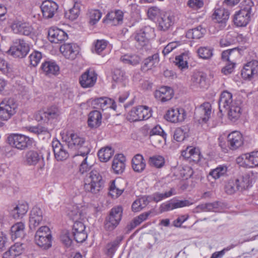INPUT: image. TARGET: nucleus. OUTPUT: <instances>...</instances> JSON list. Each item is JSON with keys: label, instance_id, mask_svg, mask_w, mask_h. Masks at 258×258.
<instances>
[{"label": "nucleus", "instance_id": "nucleus-1", "mask_svg": "<svg viewBox=\"0 0 258 258\" xmlns=\"http://www.w3.org/2000/svg\"><path fill=\"white\" fill-rule=\"evenodd\" d=\"M254 4L251 0H244L240 9L236 11L233 17L234 24L237 27H245L249 22L253 15Z\"/></svg>", "mask_w": 258, "mask_h": 258}, {"label": "nucleus", "instance_id": "nucleus-2", "mask_svg": "<svg viewBox=\"0 0 258 258\" xmlns=\"http://www.w3.org/2000/svg\"><path fill=\"white\" fill-rule=\"evenodd\" d=\"M104 182L99 172L96 170H93L86 175L84 178V187L87 192L97 194L103 189Z\"/></svg>", "mask_w": 258, "mask_h": 258}, {"label": "nucleus", "instance_id": "nucleus-3", "mask_svg": "<svg viewBox=\"0 0 258 258\" xmlns=\"http://www.w3.org/2000/svg\"><path fill=\"white\" fill-rule=\"evenodd\" d=\"M67 143L69 149L77 151L72 154L73 157L83 158L87 156L90 152L89 148L85 145L84 139L77 134H71L70 137L68 138Z\"/></svg>", "mask_w": 258, "mask_h": 258}, {"label": "nucleus", "instance_id": "nucleus-4", "mask_svg": "<svg viewBox=\"0 0 258 258\" xmlns=\"http://www.w3.org/2000/svg\"><path fill=\"white\" fill-rule=\"evenodd\" d=\"M74 211H72L69 214V216L73 217V220H75L72 229V233L74 239L77 242H83L87 238V235L85 232V226L84 224L80 221H77L81 218V214L78 212L77 207H74Z\"/></svg>", "mask_w": 258, "mask_h": 258}, {"label": "nucleus", "instance_id": "nucleus-5", "mask_svg": "<svg viewBox=\"0 0 258 258\" xmlns=\"http://www.w3.org/2000/svg\"><path fill=\"white\" fill-rule=\"evenodd\" d=\"M18 103L14 98H6L0 103V118L8 121L17 112Z\"/></svg>", "mask_w": 258, "mask_h": 258}, {"label": "nucleus", "instance_id": "nucleus-6", "mask_svg": "<svg viewBox=\"0 0 258 258\" xmlns=\"http://www.w3.org/2000/svg\"><path fill=\"white\" fill-rule=\"evenodd\" d=\"M10 28L14 34L21 35L30 36L33 31L31 24L20 16L12 21Z\"/></svg>", "mask_w": 258, "mask_h": 258}, {"label": "nucleus", "instance_id": "nucleus-7", "mask_svg": "<svg viewBox=\"0 0 258 258\" xmlns=\"http://www.w3.org/2000/svg\"><path fill=\"white\" fill-rule=\"evenodd\" d=\"M7 142L9 145L18 150H25L33 143V139L22 134L12 133L8 135Z\"/></svg>", "mask_w": 258, "mask_h": 258}, {"label": "nucleus", "instance_id": "nucleus-8", "mask_svg": "<svg viewBox=\"0 0 258 258\" xmlns=\"http://www.w3.org/2000/svg\"><path fill=\"white\" fill-rule=\"evenodd\" d=\"M136 47L140 49L147 45L150 39L155 37V30L153 28L147 26L138 31L134 34Z\"/></svg>", "mask_w": 258, "mask_h": 258}, {"label": "nucleus", "instance_id": "nucleus-9", "mask_svg": "<svg viewBox=\"0 0 258 258\" xmlns=\"http://www.w3.org/2000/svg\"><path fill=\"white\" fill-rule=\"evenodd\" d=\"M122 215V208L120 206L113 208L108 216L106 218L104 228L108 231H112L119 224Z\"/></svg>", "mask_w": 258, "mask_h": 258}, {"label": "nucleus", "instance_id": "nucleus-10", "mask_svg": "<svg viewBox=\"0 0 258 258\" xmlns=\"http://www.w3.org/2000/svg\"><path fill=\"white\" fill-rule=\"evenodd\" d=\"M152 116L151 109L147 106H138L133 107L128 115V119L131 121L147 120Z\"/></svg>", "mask_w": 258, "mask_h": 258}, {"label": "nucleus", "instance_id": "nucleus-11", "mask_svg": "<svg viewBox=\"0 0 258 258\" xmlns=\"http://www.w3.org/2000/svg\"><path fill=\"white\" fill-rule=\"evenodd\" d=\"M24 162L28 166L38 165L40 168L44 166V158L42 153L39 151L30 150L27 151L24 156Z\"/></svg>", "mask_w": 258, "mask_h": 258}, {"label": "nucleus", "instance_id": "nucleus-12", "mask_svg": "<svg viewBox=\"0 0 258 258\" xmlns=\"http://www.w3.org/2000/svg\"><path fill=\"white\" fill-rule=\"evenodd\" d=\"M48 37L51 42L60 44L59 50L63 54L64 53V31L51 27L48 31Z\"/></svg>", "mask_w": 258, "mask_h": 258}, {"label": "nucleus", "instance_id": "nucleus-13", "mask_svg": "<svg viewBox=\"0 0 258 258\" xmlns=\"http://www.w3.org/2000/svg\"><path fill=\"white\" fill-rule=\"evenodd\" d=\"M88 104L93 108L101 109L103 110L108 108L115 110L116 108L114 100L107 97L92 98L88 101Z\"/></svg>", "mask_w": 258, "mask_h": 258}, {"label": "nucleus", "instance_id": "nucleus-14", "mask_svg": "<svg viewBox=\"0 0 258 258\" xmlns=\"http://www.w3.org/2000/svg\"><path fill=\"white\" fill-rule=\"evenodd\" d=\"M10 50L13 56L23 58L28 54L30 47L24 39H19L16 40Z\"/></svg>", "mask_w": 258, "mask_h": 258}, {"label": "nucleus", "instance_id": "nucleus-15", "mask_svg": "<svg viewBox=\"0 0 258 258\" xmlns=\"http://www.w3.org/2000/svg\"><path fill=\"white\" fill-rule=\"evenodd\" d=\"M43 73L47 77L56 76L59 74L60 68L55 61L52 59L45 60L40 67Z\"/></svg>", "mask_w": 258, "mask_h": 258}, {"label": "nucleus", "instance_id": "nucleus-16", "mask_svg": "<svg viewBox=\"0 0 258 258\" xmlns=\"http://www.w3.org/2000/svg\"><path fill=\"white\" fill-rule=\"evenodd\" d=\"M186 117V113L182 108H172L166 112L165 118L171 122L177 123L183 121Z\"/></svg>", "mask_w": 258, "mask_h": 258}, {"label": "nucleus", "instance_id": "nucleus-17", "mask_svg": "<svg viewBox=\"0 0 258 258\" xmlns=\"http://www.w3.org/2000/svg\"><path fill=\"white\" fill-rule=\"evenodd\" d=\"M97 75L93 70H88L84 73L80 78L79 82L83 88L93 86L97 80Z\"/></svg>", "mask_w": 258, "mask_h": 258}, {"label": "nucleus", "instance_id": "nucleus-18", "mask_svg": "<svg viewBox=\"0 0 258 258\" xmlns=\"http://www.w3.org/2000/svg\"><path fill=\"white\" fill-rule=\"evenodd\" d=\"M40 8L43 17L49 19L54 16L58 9V6L55 2L46 0L43 2Z\"/></svg>", "mask_w": 258, "mask_h": 258}, {"label": "nucleus", "instance_id": "nucleus-19", "mask_svg": "<svg viewBox=\"0 0 258 258\" xmlns=\"http://www.w3.org/2000/svg\"><path fill=\"white\" fill-rule=\"evenodd\" d=\"M258 74V61L252 60L247 62L241 71V75L245 79H251Z\"/></svg>", "mask_w": 258, "mask_h": 258}, {"label": "nucleus", "instance_id": "nucleus-20", "mask_svg": "<svg viewBox=\"0 0 258 258\" xmlns=\"http://www.w3.org/2000/svg\"><path fill=\"white\" fill-rule=\"evenodd\" d=\"M173 90L168 86L161 87L154 92L155 98L162 102L169 101L173 97Z\"/></svg>", "mask_w": 258, "mask_h": 258}, {"label": "nucleus", "instance_id": "nucleus-21", "mask_svg": "<svg viewBox=\"0 0 258 258\" xmlns=\"http://www.w3.org/2000/svg\"><path fill=\"white\" fill-rule=\"evenodd\" d=\"M229 148L231 150H236L241 146L243 143L242 134L238 131H233L227 136Z\"/></svg>", "mask_w": 258, "mask_h": 258}, {"label": "nucleus", "instance_id": "nucleus-22", "mask_svg": "<svg viewBox=\"0 0 258 258\" xmlns=\"http://www.w3.org/2000/svg\"><path fill=\"white\" fill-rule=\"evenodd\" d=\"M196 114L199 116L200 123H206L209 119L211 114V105L208 102L204 103L196 109Z\"/></svg>", "mask_w": 258, "mask_h": 258}, {"label": "nucleus", "instance_id": "nucleus-23", "mask_svg": "<svg viewBox=\"0 0 258 258\" xmlns=\"http://www.w3.org/2000/svg\"><path fill=\"white\" fill-rule=\"evenodd\" d=\"M235 101L236 100L233 99L232 94L230 92L227 91L222 92L219 100L220 111H226L231 105H233Z\"/></svg>", "mask_w": 258, "mask_h": 258}, {"label": "nucleus", "instance_id": "nucleus-24", "mask_svg": "<svg viewBox=\"0 0 258 258\" xmlns=\"http://www.w3.org/2000/svg\"><path fill=\"white\" fill-rule=\"evenodd\" d=\"M43 219L42 211L40 208L34 207L30 212L29 216V227L35 228L41 222Z\"/></svg>", "mask_w": 258, "mask_h": 258}, {"label": "nucleus", "instance_id": "nucleus-25", "mask_svg": "<svg viewBox=\"0 0 258 258\" xmlns=\"http://www.w3.org/2000/svg\"><path fill=\"white\" fill-rule=\"evenodd\" d=\"M123 17V14L121 11H112L107 14L105 18L103 19V22L115 26L119 25L122 23Z\"/></svg>", "mask_w": 258, "mask_h": 258}, {"label": "nucleus", "instance_id": "nucleus-26", "mask_svg": "<svg viewBox=\"0 0 258 258\" xmlns=\"http://www.w3.org/2000/svg\"><path fill=\"white\" fill-rule=\"evenodd\" d=\"M157 28L160 31H166L173 25L174 17L170 15L163 14L156 22Z\"/></svg>", "mask_w": 258, "mask_h": 258}, {"label": "nucleus", "instance_id": "nucleus-27", "mask_svg": "<svg viewBox=\"0 0 258 258\" xmlns=\"http://www.w3.org/2000/svg\"><path fill=\"white\" fill-rule=\"evenodd\" d=\"M190 205H191V203H190V202L187 200L177 201H170L162 204L161 205L160 208L161 211L164 212L171 211L179 208L188 206Z\"/></svg>", "mask_w": 258, "mask_h": 258}, {"label": "nucleus", "instance_id": "nucleus-28", "mask_svg": "<svg viewBox=\"0 0 258 258\" xmlns=\"http://www.w3.org/2000/svg\"><path fill=\"white\" fill-rule=\"evenodd\" d=\"M59 108L55 105H52L47 108L46 110L41 113V119L45 121H50L54 119H57L60 115Z\"/></svg>", "mask_w": 258, "mask_h": 258}, {"label": "nucleus", "instance_id": "nucleus-29", "mask_svg": "<svg viewBox=\"0 0 258 258\" xmlns=\"http://www.w3.org/2000/svg\"><path fill=\"white\" fill-rule=\"evenodd\" d=\"M125 157L122 154L116 155L113 160L112 168L117 174L122 173L125 169Z\"/></svg>", "mask_w": 258, "mask_h": 258}, {"label": "nucleus", "instance_id": "nucleus-30", "mask_svg": "<svg viewBox=\"0 0 258 258\" xmlns=\"http://www.w3.org/2000/svg\"><path fill=\"white\" fill-rule=\"evenodd\" d=\"M120 61L126 66H136L141 61L140 56L135 53H128L121 55Z\"/></svg>", "mask_w": 258, "mask_h": 258}, {"label": "nucleus", "instance_id": "nucleus-31", "mask_svg": "<svg viewBox=\"0 0 258 258\" xmlns=\"http://www.w3.org/2000/svg\"><path fill=\"white\" fill-rule=\"evenodd\" d=\"M252 174L246 173L235 179V183L239 187V190L242 191L251 186Z\"/></svg>", "mask_w": 258, "mask_h": 258}, {"label": "nucleus", "instance_id": "nucleus-32", "mask_svg": "<svg viewBox=\"0 0 258 258\" xmlns=\"http://www.w3.org/2000/svg\"><path fill=\"white\" fill-rule=\"evenodd\" d=\"M228 116L231 120H237L241 114V102L240 101H235L233 105H231L227 110Z\"/></svg>", "mask_w": 258, "mask_h": 258}, {"label": "nucleus", "instance_id": "nucleus-33", "mask_svg": "<svg viewBox=\"0 0 258 258\" xmlns=\"http://www.w3.org/2000/svg\"><path fill=\"white\" fill-rule=\"evenodd\" d=\"M146 164L143 156L141 154L136 155L132 160V167L136 172L141 173L144 170Z\"/></svg>", "mask_w": 258, "mask_h": 258}, {"label": "nucleus", "instance_id": "nucleus-34", "mask_svg": "<svg viewBox=\"0 0 258 258\" xmlns=\"http://www.w3.org/2000/svg\"><path fill=\"white\" fill-rule=\"evenodd\" d=\"M25 226L22 222H17L11 228V236L13 240L18 238H22L24 235Z\"/></svg>", "mask_w": 258, "mask_h": 258}, {"label": "nucleus", "instance_id": "nucleus-35", "mask_svg": "<svg viewBox=\"0 0 258 258\" xmlns=\"http://www.w3.org/2000/svg\"><path fill=\"white\" fill-rule=\"evenodd\" d=\"M207 75L201 72H194L191 76L192 85L196 87H205L206 85Z\"/></svg>", "mask_w": 258, "mask_h": 258}, {"label": "nucleus", "instance_id": "nucleus-36", "mask_svg": "<svg viewBox=\"0 0 258 258\" xmlns=\"http://www.w3.org/2000/svg\"><path fill=\"white\" fill-rule=\"evenodd\" d=\"M229 17V11L223 8L216 9L213 15V19L219 23H225Z\"/></svg>", "mask_w": 258, "mask_h": 258}, {"label": "nucleus", "instance_id": "nucleus-37", "mask_svg": "<svg viewBox=\"0 0 258 258\" xmlns=\"http://www.w3.org/2000/svg\"><path fill=\"white\" fill-rule=\"evenodd\" d=\"M175 194V189L171 188L169 191H166L164 193H160L159 192H155L152 195L147 196V198L149 203L152 201L157 203Z\"/></svg>", "mask_w": 258, "mask_h": 258}, {"label": "nucleus", "instance_id": "nucleus-38", "mask_svg": "<svg viewBox=\"0 0 258 258\" xmlns=\"http://www.w3.org/2000/svg\"><path fill=\"white\" fill-rule=\"evenodd\" d=\"M181 155L184 158L193 161H199L200 159V154L198 149L192 147H187L181 152Z\"/></svg>", "mask_w": 258, "mask_h": 258}, {"label": "nucleus", "instance_id": "nucleus-39", "mask_svg": "<svg viewBox=\"0 0 258 258\" xmlns=\"http://www.w3.org/2000/svg\"><path fill=\"white\" fill-rule=\"evenodd\" d=\"M159 61V55L157 53L153 54L145 59L143 61L142 69L146 71L156 67Z\"/></svg>", "mask_w": 258, "mask_h": 258}, {"label": "nucleus", "instance_id": "nucleus-40", "mask_svg": "<svg viewBox=\"0 0 258 258\" xmlns=\"http://www.w3.org/2000/svg\"><path fill=\"white\" fill-rule=\"evenodd\" d=\"M28 209L27 203H19L11 211V214L14 219L22 218L26 214Z\"/></svg>", "mask_w": 258, "mask_h": 258}, {"label": "nucleus", "instance_id": "nucleus-41", "mask_svg": "<svg viewBox=\"0 0 258 258\" xmlns=\"http://www.w3.org/2000/svg\"><path fill=\"white\" fill-rule=\"evenodd\" d=\"M102 115L100 111L94 110L89 114L88 123L91 127L99 126L101 123Z\"/></svg>", "mask_w": 258, "mask_h": 258}, {"label": "nucleus", "instance_id": "nucleus-42", "mask_svg": "<svg viewBox=\"0 0 258 258\" xmlns=\"http://www.w3.org/2000/svg\"><path fill=\"white\" fill-rule=\"evenodd\" d=\"M79 47L76 43L66 44V59H75L79 52Z\"/></svg>", "mask_w": 258, "mask_h": 258}, {"label": "nucleus", "instance_id": "nucleus-43", "mask_svg": "<svg viewBox=\"0 0 258 258\" xmlns=\"http://www.w3.org/2000/svg\"><path fill=\"white\" fill-rule=\"evenodd\" d=\"M52 146L55 159L57 161H63L64 149L63 145L58 140L52 142Z\"/></svg>", "mask_w": 258, "mask_h": 258}, {"label": "nucleus", "instance_id": "nucleus-44", "mask_svg": "<svg viewBox=\"0 0 258 258\" xmlns=\"http://www.w3.org/2000/svg\"><path fill=\"white\" fill-rule=\"evenodd\" d=\"M66 251L68 252V258H82V254L74 250L75 246L72 240L66 236Z\"/></svg>", "mask_w": 258, "mask_h": 258}, {"label": "nucleus", "instance_id": "nucleus-45", "mask_svg": "<svg viewBox=\"0 0 258 258\" xmlns=\"http://www.w3.org/2000/svg\"><path fill=\"white\" fill-rule=\"evenodd\" d=\"M227 171L228 167L226 165H220L215 169L211 170L209 173V175L214 179H217L225 176L227 175Z\"/></svg>", "mask_w": 258, "mask_h": 258}, {"label": "nucleus", "instance_id": "nucleus-46", "mask_svg": "<svg viewBox=\"0 0 258 258\" xmlns=\"http://www.w3.org/2000/svg\"><path fill=\"white\" fill-rule=\"evenodd\" d=\"M205 33V29L199 26L187 31L186 33V37L188 39H199L203 37Z\"/></svg>", "mask_w": 258, "mask_h": 258}, {"label": "nucleus", "instance_id": "nucleus-47", "mask_svg": "<svg viewBox=\"0 0 258 258\" xmlns=\"http://www.w3.org/2000/svg\"><path fill=\"white\" fill-rule=\"evenodd\" d=\"M190 56L189 51H185L176 56L175 62L181 69L188 68V60Z\"/></svg>", "mask_w": 258, "mask_h": 258}, {"label": "nucleus", "instance_id": "nucleus-48", "mask_svg": "<svg viewBox=\"0 0 258 258\" xmlns=\"http://www.w3.org/2000/svg\"><path fill=\"white\" fill-rule=\"evenodd\" d=\"M114 154L113 149L110 147L102 148L98 152V156L100 161L106 162L109 160Z\"/></svg>", "mask_w": 258, "mask_h": 258}, {"label": "nucleus", "instance_id": "nucleus-49", "mask_svg": "<svg viewBox=\"0 0 258 258\" xmlns=\"http://www.w3.org/2000/svg\"><path fill=\"white\" fill-rule=\"evenodd\" d=\"M147 196H143L135 200L132 204V210L135 212H139L145 208L148 204Z\"/></svg>", "mask_w": 258, "mask_h": 258}, {"label": "nucleus", "instance_id": "nucleus-50", "mask_svg": "<svg viewBox=\"0 0 258 258\" xmlns=\"http://www.w3.org/2000/svg\"><path fill=\"white\" fill-rule=\"evenodd\" d=\"M112 79L114 81L125 85L127 78L124 71L119 69H114L113 72Z\"/></svg>", "mask_w": 258, "mask_h": 258}, {"label": "nucleus", "instance_id": "nucleus-51", "mask_svg": "<svg viewBox=\"0 0 258 258\" xmlns=\"http://www.w3.org/2000/svg\"><path fill=\"white\" fill-rule=\"evenodd\" d=\"M239 55V51L236 48L228 49L223 51L222 53V59L227 62L235 61V57Z\"/></svg>", "mask_w": 258, "mask_h": 258}, {"label": "nucleus", "instance_id": "nucleus-52", "mask_svg": "<svg viewBox=\"0 0 258 258\" xmlns=\"http://www.w3.org/2000/svg\"><path fill=\"white\" fill-rule=\"evenodd\" d=\"M149 164L152 167L160 168L165 164V159L162 156L155 155L149 158Z\"/></svg>", "mask_w": 258, "mask_h": 258}, {"label": "nucleus", "instance_id": "nucleus-53", "mask_svg": "<svg viewBox=\"0 0 258 258\" xmlns=\"http://www.w3.org/2000/svg\"><path fill=\"white\" fill-rule=\"evenodd\" d=\"M36 244L43 249H47L52 246V237H35Z\"/></svg>", "mask_w": 258, "mask_h": 258}, {"label": "nucleus", "instance_id": "nucleus-54", "mask_svg": "<svg viewBox=\"0 0 258 258\" xmlns=\"http://www.w3.org/2000/svg\"><path fill=\"white\" fill-rule=\"evenodd\" d=\"M245 158L247 159L248 168L258 167V151L247 153Z\"/></svg>", "mask_w": 258, "mask_h": 258}, {"label": "nucleus", "instance_id": "nucleus-55", "mask_svg": "<svg viewBox=\"0 0 258 258\" xmlns=\"http://www.w3.org/2000/svg\"><path fill=\"white\" fill-rule=\"evenodd\" d=\"M150 137L155 135H158L161 138L159 140V142H162L163 141L165 142L167 138V134L165 133L164 130L159 125L155 126L152 128L149 133Z\"/></svg>", "mask_w": 258, "mask_h": 258}, {"label": "nucleus", "instance_id": "nucleus-56", "mask_svg": "<svg viewBox=\"0 0 258 258\" xmlns=\"http://www.w3.org/2000/svg\"><path fill=\"white\" fill-rule=\"evenodd\" d=\"M199 56L204 59H210L213 56V49L210 47H200L197 50Z\"/></svg>", "mask_w": 258, "mask_h": 258}, {"label": "nucleus", "instance_id": "nucleus-57", "mask_svg": "<svg viewBox=\"0 0 258 258\" xmlns=\"http://www.w3.org/2000/svg\"><path fill=\"white\" fill-rule=\"evenodd\" d=\"M42 57L41 52L34 50L29 56V64L33 67H36L39 63Z\"/></svg>", "mask_w": 258, "mask_h": 258}, {"label": "nucleus", "instance_id": "nucleus-58", "mask_svg": "<svg viewBox=\"0 0 258 258\" xmlns=\"http://www.w3.org/2000/svg\"><path fill=\"white\" fill-rule=\"evenodd\" d=\"M102 14L98 10H91L89 12V23L94 25L100 20Z\"/></svg>", "mask_w": 258, "mask_h": 258}, {"label": "nucleus", "instance_id": "nucleus-59", "mask_svg": "<svg viewBox=\"0 0 258 258\" xmlns=\"http://www.w3.org/2000/svg\"><path fill=\"white\" fill-rule=\"evenodd\" d=\"M163 15L161 13L160 10L156 7H153L148 9V16L150 19L156 22L159 18Z\"/></svg>", "mask_w": 258, "mask_h": 258}, {"label": "nucleus", "instance_id": "nucleus-60", "mask_svg": "<svg viewBox=\"0 0 258 258\" xmlns=\"http://www.w3.org/2000/svg\"><path fill=\"white\" fill-rule=\"evenodd\" d=\"M74 160H80L81 161V164L80 167V171L83 174L85 172H87L89 170L91 167L92 166V164L90 163H88L87 162L88 157L86 156H84L83 158L82 157H73Z\"/></svg>", "mask_w": 258, "mask_h": 258}, {"label": "nucleus", "instance_id": "nucleus-61", "mask_svg": "<svg viewBox=\"0 0 258 258\" xmlns=\"http://www.w3.org/2000/svg\"><path fill=\"white\" fill-rule=\"evenodd\" d=\"M123 192L122 189H120L116 187L115 184V180H112L109 187V194L112 198H117L120 196Z\"/></svg>", "mask_w": 258, "mask_h": 258}, {"label": "nucleus", "instance_id": "nucleus-62", "mask_svg": "<svg viewBox=\"0 0 258 258\" xmlns=\"http://www.w3.org/2000/svg\"><path fill=\"white\" fill-rule=\"evenodd\" d=\"M80 12V5L78 3H75L72 8L70 9L67 14L68 18L71 21L76 19Z\"/></svg>", "mask_w": 258, "mask_h": 258}, {"label": "nucleus", "instance_id": "nucleus-63", "mask_svg": "<svg viewBox=\"0 0 258 258\" xmlns=\"http://www.w3.org/2000/svg\"><path fill=\"white\" fill-rule=\"evenodd\" d=\"M108 42L105 40H97L94 44L95 51L100 54L103 52L108 46Z\"/></svg>", "mask_w": 258, "mask_h": 258}, {"label": "nucleus", "instance_id": "nucleus-64", "mask_svg": "<svg viewBox=\"0 0 258 258\" xmlns=\"http://www.w3.org/2000/svg\"><path fill=\"white\" fill-rule=\"evenodd\" d=\"M52 237L50 228L46 226H41L36 231L35 237Z\"/></svg>", "mask_w": 258, "mask_h": 258}]
</instances>
